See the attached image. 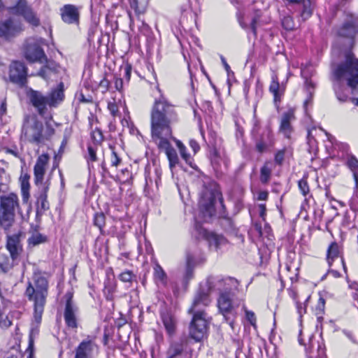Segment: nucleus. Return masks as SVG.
<instances>
[{"instance_id":"1","label":"nucleus","mask_w":358,"mask_h":358,"mask_svg":"<svg viewBox=\"0 0 358 358\" xmlns=\"http://www.w3.org/2000/svg\"><path fill=\"white\" fill-rule=\"evenodd\" d=\"M177 120L174 106L163 96L156 99L150 113L151 137L157 148L166 153L171 169L178 163L177 152L170 143L175 139L172 125Z\"/></svg>"},{"instance_id":"2","label":"nucleus","mask_w":358,"mask_h":358,"mask_svg":"<svg viewBox=\"0 0 358 358\" xmlns=\"http://www.w3.org/2000/svg\"><path fill=\"white\" fill-rule=\"evenodd\" d=\"M339 62H333L331 65L332 79L336 83L334 84V89L337 99L344 102L348 96L340 93L341 83L352 89L356 95V103L358 105V58L350 50H345L340 55Z\"/></svg>"},{"instance_id":"3","label":"nucleus","mask_w":358,"mask_h":358,"mask_svg":"<svg viewBox=\"0 0 358 358\" xmlns=\"http://www.w3.org/2000/svg\"><path fill=\"white\" fill-rule=\"evenodd\" d=\"M48 282L47 278L40 273H35L32 281L29 282L25 296L32 303L34 321L39 324L48 295Z\"/></svg>"},{"instance_id":"4","label":"nucleus","mask_w":358,"mask_h":358,"mask_svg":"<svg viewBox=\"0 0 358 358\" xmlns=\"http://www.w3.org/2000/svg\"><path fill=\"white\" fill-rule=\"evenodd\" d=\"M210 302L208 294L200 291L196 294L192 306L189 310V313L193 314L189 335L196 341H201L207 331L208 320L203 308L208 306Z\"/></svg>"},{"instance_id":"5","label":"nucleus","mask_w":358,"mask_h":358,"mask_svg":"<svg viewBox=\"0 0 358 358\" xmlns=\"http://www.w3.org/2000/svg\"><path fill=\"white\" fill-rule=\"evenodd\" d=\"M217 199L222 202L221 193L216 184L211 183L203 187L199 200V208L205 219L215 215V204Z\"/></svg>"},{"instance_id":"6","label":"nucleus","mask_w":358,"mask_h":358,"mask_svg":"<svg viewBox=\"0 0 358 358\" xmlns=\"http://www.w3.org/2000/svg\"><path fill=\"white\" fill-rule=\"evenodd\" d=\"M18 208V197L16 194L10 193L0 197V224L4 229H8L13 224L15 213Z\"/></svg>"},{"instance_id":"7","label":"nucleus","mask_w":358,"mask_h":358,"mask_svg":"<svg viewBox=\"0 0 358 358\" xmlns=\"http://www.w3.org/2000/svg\"><path fill=\"white\" fill-rule=\"evenodd\" d=\"M43 130L42 122L36 119L27 120L22 127L21 139L37 145L43 143Z\"/></svg>"},{"instance_id":"8","label":"nucleus","mask_w":358,"mask_h":358,"mask_svg":"<svg viewBox=\"0 0 358 358\" xmlns=\"http://www.w3.org/2000/svg\"><path fill=\"white\" fill-rule=\"evenodd\" d=\"M8 10L10 14L22 16L32 27L40 25L39 17L26 0H19L14 6L9 7Z\"/></svg>"},{"instance_id":"9","label":"nucleus","mask_w":358,"mask_h":358,"mask_svg":"<svg viewBox=\"0 0 358 358\" xmlns=\"http://www.w3.org/2000/svg\"><path fill=\"white\" fill-rule=\"evenodd\" d=\"M98 350L96 337L87 336L76 348L74 358H94L98 354Z\"/></svg>"},{"instance_id":"10","label":"nucleus","mask_w":358,"mask_h":358,"mask_svg":"<svg viewBox=\"0 0 358 358\" xmlns=\"http://www.w3.org/2000/svg\"><path fill=\"white\" fill-rule=\"evenodd\" d=\"M27 68L19 61H13L9 66V80L20 87H24L27 83Z\"/></svg>"},{"instance_id":"11","label":"nucleus","mask_w":358,"mask_h":358,"mask_svg":"<svg viewBox=\"0 0 358 358\" xmlns=\"http://www.w3.org/2000/svg\"><path fill=\"white\" fill-rule=\"evenodd\" d=\"M6 248L10 254L12 262L6 263L5 265L0 264V266L5 273L9 271V270L14 266L15 261L22 250L20 241V236L18 234L8 236Z\"/></svg>"},{"instance_id":"12","label":"nucleus","mask_w":358,"mask_h":358,"mask_svg":"<svg viewBox=\"0 0 358 358\" xmlns=\"http://www.w3.org/2000/svg\"><path fill=\"white\" fill-rule=\"evenodd\" d=\"M209 290H217L220 293H231L237 285V281L232 278L210 277L208 278Z\"/></svg>"},{"instance_id":"13","label":"nucleus","mask_w":358,"mask_h":358,"mask_svg":"<svg viewBox=\"0 0 358 358\" xmlns=\"http://www.w3.org/2000/svg\"><path fill=\"white\" fill-rule=\"evenodd\" d=\"M24 56L27 61L31 63H43V60H46V56L43 48L35 41L27 43L24 47Z\"/></svg>"},{"instance_id":"14","label":"nucleus","mask_w":358,"mask_h":358,"mask_svg":"<svg viewBox=\"0 0 358 358\" xmlns=\"http://www.w3.org/2000/svg\"><path fill=\"white\" fill-rule=\"evenodd\" d=\"M65 299L66 301L64 311L65 322L69 328L76 329L78 327L76 315L78 308L72 301L73 293L68 292L65 294Z\"/></svg>"},{"instance_id":"15","label":"nucleus","mask_w":358,"mask_h":358,"mask_svg":"<svg viewBox=\"0 0 358 358\" xmlns=\"http://www.w3.org/2000/svg\"><path fill=\"white\" fill-rule=\"evenodd\" d=\"M217 306L226 321L233 327L234 320L231 317V315L234 317V314H232L233 306L231 293H220L217 299Z\"/></svg>"},{"instance_id":"16","label":"nucleus","mask_w":358,"mask_h":358,"mask_svg":"<svg viewBox=\"0 0 358 358\" xmlns=\"http://www.w3.org/2000/svg\"><path fill=\"white\" fill-rule=\"evenodd\" d=\"M262 16L260 10H256L252 14H240L238 20L241 27L244 29H250L255 36L257 35V22Z\"/></svg>"},{"instance_id":"17","label":"nucleus","mask_w":358,"mask_h":358,"mask_svg":"<svg viewBox=\"0 0 358 358\" xmlns=\"http://www.w3.org/2000/svg\"><path fill=\"white\" fill-rule=\"evenodd\" d=\"M27 96L31 104L37 109L41 115H43L47 110V106H49L48 96H44L38 91L30 89L27 92Z\"/></svg>"},{"instance_id":"18","label":"nucleus","mask_w":358,"mask_h":358,"mask_svg":"<svg viewBox=\"0 0 358 358\" xmlns=\"http://www.w3.org/2000/svg\"><path fill=\"white\" fill-rule=\"evenodd\" d=\"M22 30L20 23L8 19L0 23V38L6 40L14 37Z\"/></svg>"},{"instance_id":"19","label":"nucleus","mask_w":358,"mask_h":358,"mask_svg":"<svg viewBox=\"0 0 358 358\" xmlns=\"http://www.w3.org/2000/svg\"><path fill=\"white\" fill-rule=\"evenodd\" d=\"M49 162V156L47 154L41 155L36 160L34 167V181L36 185H43L44 176L46 171V166Z\"/></svg>"},{"instance_id":"20","label":"nucleus","mask_w":358,"mask_h":358,"mask_svg":"<svg viewBox=\"0 0 358 358\" xmlns=\"http://www.w3.org/2000/svg\"><path fill=\"white\" fill-rule=\"evenodd\" d=\"M62 20L67 24H78L80 13L78 8L71 4L64 5L60 9Z\"/></svg>"},{"instance_id":"21","label":"nucleus","mask_w":358,"mask_h":358,"mask_svg":"<svg viewBox=\"0 0 358 358\" xmlns=\"http://www.w3.org/2000/svg\"><path fill=\"white\" fill-rule=\"evenodd\" d=\"M274 143L273 135L270 128H266L259 138L256 139V149L260 152H264Z\"/></svg>"},{"instance_id":"22","label":"nucleus","mask_w":358,"mask_h":358,"mask_svg":"<svg viewBox=\"0 0 358 358\" xmlns=\"http://www.w3.org/2000/svg\"><path fill=\"white\" fill-rule=\"evenodd\" d=\"M327 260L330 267L332 266L334 262L341 265L345 271L346 267L343 258L340 255L339 246L336 242H333L329 246L327 250Z\"/></svg>"},{"instance_id":"23","label":"nucleus","mask_w":358,"mask_h":358,"mask_svg":"<svg viewBox=\"0 0 358 358\" xmlns=\"http://www.w3.org/2000/svg\"><path fill=\"white\" fill-rule=\"evenodd\" d=\"M294 119V113L293 111L290 110L283 113L282 116L280 126V132L282 133L286 138H289L292 132L291 122Z\"/></svg>"},{"instance_id":"24","label":"nucleus","mask_w":358,"mask_h":358,"mask_svg":"<svg viewBox=\"0 0 358 358\" xmlns=\"http://www.w3.org/2000/svg\"><path fill=\"white\" fill-rule=\"evenodd\" d=\"M203 235L208 242L209 246L214 248L215 250H218L227 244V239L222 235L207 231H203Z\"/></svg>"},{"instance_id":"25","label":"nucleus","mask_w":358,"mask_h":358,"mask_svg":"<svg viewBox=\"0 0 358 358\" xmlns=\"http://www.w3.org/2000/svg\"><path fill=\"white\" fill-rule=\"evenodd\" d=\"M64 85L63 83H60L57 87L50 92L48 96L49 101V106L56 107L59 103H61L64 98Z\"/></svg>"},{"instance_id":"26","label":"nucleus","mask_w":358,"mask_h":358,"mask_svg":"<svg viewBox=\"0 0 358 358\" xmlns=\"http://www.w3.org/2000/svg\"><path fill=\"white\" fill-rule=\"evenodd\" d=\"M49 189V184L45 182L43 185L41 193L37 201V214H43L45 210L49 209V203L47 200V193Z\"/></svg>"},{"instance_id":"27","label":"nucleus","mask_w":358,"mask_h":358,"mask_svg":"<svg viewBox=\"0 0 358 358\" xmlns=\"http://www.w3.org/2000/svg\"><path fill=\"white\" fill-rule=\"evenodd\" d=\"M289 5L299 4L301 5L303 10L301 17L303 21L308 19L313 14V7L310 0H287Z\"/></svg>"},{"instance_id":"28","label":"nucleus","mask_w":358,"mask_h":358,"mask_svg":"<svg viewBox=\"0 0 358 358\" xmlns=\"http://www.w3.org/2000/svg\"><path fill=\"white\" fill-rule=\"evenodd\" d=\"M346 164L352 172L355 182V194L358 196V159L354 155H348L346 158Z\"/></svg>"},{"instance_id":"29","label":"nucleus","mask_w":358,"mask_h":358,"mask_svg":"<svg viewBox=\"0 0 358 358\" xmlns=\"http://www.w3.org/2000/svg\"><path fill=\"white\" fill-rule=\"evenodd\" d=\"M358 31V27L352 21H349L343 24L339 29L338 35L343 37L352 38Z\"/></svg>"},{"instance_id":"30","label":"nucleus","mask_w":358,"mask_h":358,"mask_svg":"<svg viewBox=\"0 0 358 358\" xmlns=\"http://www.w3.org/2000/svg\"><path fill=\"white\" fill-rule=\"evenodd\" d=\"M45 61L46 64L41 69L38 75L43 78L48 80V75L46 74V71H50L52 73H59L61 67L54 61H47V59Z\"/></svg>"},{"instance_id":"31","label":"nucleus","mask_w":358,"mask_h":358,"mask_svg":"<svg viewBox=\"0 0 358 358\" xmlns=\"http://www.w3.org/2000/svg\"><path fill=\"white\" fill-rule=\"evenodd\" d=\"M162 319L167 333L170 335L173 334L176 329L174 317L169 313H164L162 314Z\"/></svg>"},{"instance_id":"32","label":"nucleus","mask_w":358,"mask_h":358,"mask_svg":"<svg viewBox=\"0 0 358 358\" xmlns=\"http://www.w3.org/2000/svg\"><path fill=\"white\" fill-rule=\"evenodd\" d=\"M273 164L271 162H266L260 169V181L263 184H267L271 176Z\"/></svg>"},{"instance_id":"33","label":"nucleus","mask_w":358,"mask_h":358,"mask_svg":"<svg viewBox=\"0 0 358 358\" xmlns=\"http://www.w3.org/2000/svg\"><path fill=\"white\" fill-rule=\"evenodd\" d=\"M124 106V103H122L120 99L117 101L115 98H113L112 100L109 101L108 103V109L113 117H120L119 109Z\"/></svg>"},{"instance_id":"34","label":"nucleus","mask_w":358,"mask_h":358,"mask_svg":"<svg viewBox=\"0 0 358 358\" xmlns=\"http://www.w3.org/2000/svg\"><path fill=\"white\" fill-rule=\"evenodd\" d=\"M182 352L183 345L182 343H172L166 352V358H179Z\"/></svg>"},{"instance_id":"35","label":"nucleus","mask_w":358,"mask_h":358,"mask_svg":"<svg viewBox=\"0 0 358 358\" xmlns=\"http://www.w3.org/2000/svg\"><path fill=\"white\" fill-rule=\"evenodd\" d=\"M154 278L157 283L162 285L166 284V274L159 264H156L154 267Z\"/></svg>"},{"instance_id":"36","label":"nucleus","mask_w":358,"mask_h":358,"mask_svg":"<svg viewBox=\"0 0 358 358\" xmlns=\"http://www.w3.org/2000/svg\"><path fill=\"white\" fill-rule=\"evenodd\" d=\"M193 263L194 258L192 255H187L186 257V265H185V271L184 273V280L188 281L193 277Z\"/></svg>"},{"instance_id":"37","label":"nucleus","mask_w":358,"mask_h":358,"mask_svg":"<svg viewBox=\"0 0 358 358\" xmlns=\"http://www.w3.org/2000/svg\"><path fill=\"white\" fill-rule=\"evenodd\" d=\"M270 92L273 94L274 101L276 103L280 101V94L279 92L280 90V85L278 81L276 76H273L272 78V81L269 87Z\"/></svg>"},{"instance_id":"38","label":"nucleus","mask_w":358,"mask_h":358,"mask_svg":"<svg viewBox=\"0 0 358 358\" xmlns=\"http://www.w3.org/2000/svg\"><path fill=\"white\" fill-rule=\"evenodd\" d=\"M46 237L38 232H34L28 238L29 246H36L45 242Z\"/></svg>"},{"instance_id":"39","label":"nucleus","mask_w":358,"mask_h":358,"mask_svg":"<svg viewBox=\"0 0 358 358\" xmlns=\"http://www.w3.org/2000/svg\"><path fill=\"white\" fill-rule=\"evenodd\" d=\"M315 348H316L319 355L324 352V349L318 343H315L314 341L313 336H311L309 337L308 347L307 348V350H309L308 353L310 354V357H314L313 353Z\"/></svg>"},{"instance_id":"40","label":"nucleus","mask_w":358,"mask_h":358,"mask_svg":"<svg viewBox=\"0 0 358 358\" xmlns=\"http://www.w3.org/2000/svg\"><path fill=\"white\" fill-rule=\"evenodd\" d=\"M290 296L294 300L297 309V313L299 317H301L302 315L306 312V308L305 304L298 301L297 294L295 292L291 291Z\"/></svg>"},{"instance_id":"41","label":"nucleus","mask_w":358,"mask_h":358,"mask_svg":"<svg viewBox=\"0 0 358 358\" xmlns=\"http://www.w3.org/2000/svg\"><path fill=\"white\" fill-rule=\"evenodd\" d=\"M111 149L110 164L111 166L117 168L122 163V159L118 156L114 150V148L110 147Z\"/></svg>"},{"instance_id":"42","label":"nucleus","mask_w":358,"mask_h":358,"mask_svg":"<svg viewBox=\"0 0 358 358\" xmlns=\"http://www.w3.org/2000/svg\"><path fill=\"white\" fill-rule=\"evenodd\" d=\"M55 134V129L49 122L45 123V130L43 133V143L45 141L49 140Z\"/></svg>"},{"instance_id":"43","label":"nucleus","mask_w":358,"mask_h":358,"mask_svg":"<svg viewBox=\"0 0 358 358\" xmlns=\"http://www.w3.org/2000/svg\"><path fill=\"white\" fill-rule=\"evenodd\" d=\"M174 141L176 142V145L179 149L181 157L185 160L186 162H188L190 160V157L189 155L187 154L185 151V146L180 141L176 140V138Z\"/></svg>"},{"instance_id":"44","label":"nucleus","mask_w":358,"mask_h":358,"mask_svg":"<svg viewBox=\"0 0 358 358\" xmlns=\"http://www.w3.org/2000/svg\"><path fill=\"white\" fill-rule=\"evenodd\" d=\"M94 224L101 229L105 224V215L103 213L95 214Z\"/></svg>"},{"instance_id":"45","label":"nucleus","mask_w":358,"mask_h":358,"mask_svg":"<svg viewBox=\"0 0 358 358\" xmlns=\"http://www.w3.org/2000/svg\"><path fill=\"white\" fill-rule=\"evenodd\" d=\"M299 188L303 196L309 193V186L306 179L302 178L298 182Z\"/></svg>"},{"instance_id":"46","label":"nucleus","mask_w":358,"mask_h":358,"mask_svg":"<svg viewBox=\"0 0 358 358\" xmlns=\"http://www.w3.org/2000/svg\"><path fill=\"white\" fill-rule=\"evenodd\" d=\"M135 277L134 273L130 271H125L122 272L119 278L120 280L124 282H131L133 280V278Z\"/></svg>"},{"instance_id":"47","label":"nucleus","mask_w":358,"mask_h":358,"mask_svg":"<svg viewBox=\"0 0 358 358\" xmlns=\"http://www.w3.org/2000/svg\"><path fill=\"white\" fill-rule=\"evenodd\" d=\"M283 27L287 30H292L294 29L293 19L289 17H285L282 21Z\"/></svg>"},{"instance_id":"48","label":"nucleus","mask_w":358,"mask_h":358,"mask_svg":"<svg viewBox=\"0 0 358 358\" xmlns=\"http://www.w3.org/2000/svg\"><path fill=\"white\" fill-rule=\"evenodd\" d=\"M245 315L248 321L252 325L253 327H255L256 324V317L253 312L250 310L245 311Z\"/></svg>"},{"instance_id":"49","label":"nucleus","mask_w":358,"mask_h":358,"mask_svg":"<svg viewBox=\"0 0 358 358\" xmlns=\"http://www.w3.org/2000/svg\"><path fill=\"white\" fill-rule=\"evenodd\" d=\"M285 157V150H279L275 155V162L278 164L280 165L282 164V162L284 161Z\"/></svg>"},{"instance_id":"50","label":"nucleus","mask_w":358,"mask_h":358,"mask_svg":"<svg viewBox=\"0 0 358 358\" xmlns=\"http://www.w3.org/2000/svg\"><path fill=\"white\" fill-rule=\"evenodd\" d=\"M88 159L92 162L96 161V151L92 146H88Z\"/></svg>"},{"instance_id":"51","label":"nucleus","mask_w":358,"mask_h":358,"mask_svg":"<svg viewBox=\"0 0 358 358\" xmlns=\"http://www.w3.org/2000/svg\"><path fill=\"white\" fill-rule=\"evenodd\" d=\"M28 189H29V183L27 182L22 181V195H23L24 199H27L29 196Z\"/></svg>"},{"instance_id":"52","label":"nucleus","mask_w":358,"mask_h":358,"mask_svg":"<svg viewBox=\"0 0 358 358\" xmlns=\"http://www.w3.org/2000/svg\"><path fill=\"white\" fill-rule=\"evenodd\" d=\"M131 8H133L136 15H139L142 13V11L138 8V0H131L130 1Z\"/></svg>"},{"instance_id":"53","label":"nucleus","mask_w":358,"mask_h":358,"mask_svg":"<svg viewBox=\"0 0 358 358\" xmlns=\"http://www.w3.org/2000/svg\"><path fill=\"white\" fill-rule=\"evenodd\" d=\"M110 85V82L106 79H102L99 83V87L100 88L103 89V92H106L108 90Z\"/></svg>"},{"instance_id":"54","label":"nucleus","mask_w":358,"mask_h":358,"mask_svg":"<svg viewBox=\"0 0 358 358\" xmlns=\"http://www.w3.org/2000/svg\"><path fill=\"white\" fill-rule=\"evenodd\" d=\"M131 73V66L130 65L125 66V67L124 68V77L127 81H129L130 80Z\"/></svg>"},{"instance_id":"55","label":"nucleus","mask_w":358,"mask_h":358,"mask_svg":"<svg viewBox=\"0 0 358 358\" xmlns=\"http://www.w3.org/2000/svg\"><path fill=\"white\" fill-rule=\"evenodd\" d=\"M115 87L117 90L120 92L123 87V80L122 78H117L115 80Z\"/></svg>"},{"instance_id":"56","label":"nucleus","mask_w":358,"mask_h":358,"mask_svg":"<svg viewBox=\"0 0 358 358\" xmlns=\"http://www.w3.org/2000/svg\"><path fill=\"white\" fill-rule=\"evenodd\" d=\"M210 161L214 169H217L220 165L221 157H210Z\"/></svg>"},{"instance_id":"57","label":"nucleus","mask_w":358,"mask_h":358,"mask_svg":"<svg viewBox=\"0 0 358 358\" xmlns=\"http://www.w3.org/2000/svg\"><path fill=\"white\" fill-rule=\"evenodd\" d=\"M189 145L192 148L194 153H196L200 148L199 145L198 143L194 140H191L189 141Z\"/></svg>"},{"instance_id":"58","label":"nucleus","mask_w":358,"mask_h":358,"mask_svg":"<svg viewBox=\"0 0 358 358\" xmlns=\"http://www.w3.org/2000/svg\"><path fill=\"white\" fill-rule=\"evenodd\" d=\"M268 195V192L262 191L258 194L257 199H258V200L265 201L267 199Z\"/></svg>"},{"instance_id":"59","label":"nucleus","mask_w":358,"mask_h":358,"mask_svg":"<svg viewBox=\"0 0 358 358\" xmlns=\"http://www.w3.org/2000/svg\"><path fill=\"white\" fill-rule=\"evenodd\" d=\"M259 208L260 210L259 215L260 217H262L263 219L264 218V216L266 215V206L265 204H259Z\"/></svg>"},{"instance_id":"60","label":"nucleus","mask_w":358,"mask_h":358,"mask_svg":"<svg viewBox=\"0 0 358 358\" xmlns=\"http://www.w3.org/2000/svg\"><path fill=\"white\" fill-rule=\"evenodd\" d=\"M221 60H222V62L224 65L225 70L227 71V73H229V71H231L230 66L222 56L221 57Z\"/></svg>"},{"instance_id":"61","label":"nucleus","mask_w":358,"mask_h":358,"mask_svg":"<svg viewBox=\"0 0 358 358\" xmlns=\"http://www.w3.org/2000/svg\"><path fill=\"white\" fill-rule=\"evenodd\" d=\"M220 153L219 151L216 148H213L210 151V157H218L220 158Z\"/></svg>"},{"instance_id":"62","label":"nucleus","mask_w":358,"mask_h":358,"mask_svg":"<svg viewBox=\"0 0 358 358\" xmlns=\"http://www.w3.org/2000/svg\"><path fill=\"white\" fill-rule=\"evenodd\" d=\"M328 274L332 275V276L334 278H338V277H340V273L336 270L331 269V268L329 270Z\"/></svg>"},{"instance_id":"63","label":"nucleus","mask_w":358,"mask_h":358,"mask_svg":"<svg viewBox=\"0 0 358 358\" xmlns=\"http://www.w3.org/2000/svg\"><path fill=\"white\" fill-rule=\"evenodd\" d=\"M96 135L98 136L97 141H101L102 140V134L99 131H94L92 134V137L96 138Z\"/></svg>"},{"instance_id":"64","label":"nucleus","mask_w":358,"mask_h":358,"mask_svg":"<svg viewBox=\"0 0 358 358\" xmlns=\"http://www.w3.org/2000/svg\"><path fill=\"white\" fill-rule=\"evenodd\" d=\"M6 103L3 101V102H2L1 107H0V114L3 115L4 113H6Z\"/></svg>"}]
</instances>
